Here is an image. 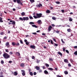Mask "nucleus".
Returning a JSON list of instances; mask_svg holds the SVG:
<instances>
[{"label":"nucleus","mask_w":77,"mask_h":77,"mask_svg":"<svg viewBox=\"0 0 77 77\" xmlns=\"http://www.w3.org/2000/svg\"><path fill=\"white\" fill-rule=\"evenodd\" d=\"M3 57H4L5 59H6L10 58V55L6 53H5L3 54Z\"/></svg>","instance_id":"f257e3e1"},{"label":"nucleus","mask_w":77,"mask_h":77,"mask_svg":"<svg viewBox=\"0 0 77 77\" xmlns=\"http://www.w3.org/2000/svg\"><path fill=\"white\" fill-rule=\"evenodd\" d=\"M29 17H23V18L21 17H20L19 18V19L20 20H21L22 21H25V20H29Z\"/></svg>","instance_id":"f03ea898"},{"label":"nucleus","mask_w":77,"mask_h":77,"mask_svg":"<svg viewBox=\"0 0 77 77\" xmlns=\"http://www.w3.org/2000/svg\"><path fill=\"white\" fill-rule=\"evenodd\" d=\"M10 23H8L9 25H10V24H12L13 26H14V25H15V23H16L15 22V21L13 20H11L10 21Z\"/></svg>","instance_id":"7ed1b4c3"},{"label":"nucleus","mask_w":77,"mask_h":77,"mask_svg":"<svg viewBox=\"0 0 77 77\" xmlns=\"http://www.w3.org/2000/svg\"><path fill=\"white\" fill-rule=\"evenodd\" d=\"M36 15L38 18H41V17H42V14L41 13H39V14L37 13L36 14Z\"/></svg>","instance_id":"20e7f679"},{"label":"nucleus","mask_w":77,"mask_h":77,"mask_svg":"<svg viewBox=\"0 0 77 77\" xmlns=\"http://www.w3.org/2000/svg\"><path fill=\"white\" fill-rule=\"evenodd\" d=\"M5 45L7 47V48H9L10 47V45L9 42H7L5 44Z\"/></svg>","instance_id":"39448f33"},{"label":"nucleus","mask_w":77,"mask_h":77,"mask_svg":"<svg viewBox=\"0 0 77 77\" xmlns=\"http://www.w3.org/2000/svg\"><path fill=\"white\" fill-rule=\"evenodd\" d=\"M53 28V27H52V26H51V25H50L48 29V32H50V31H51V29H52Z\"/></svg>","instance_id":"423d86ee"},{"label":"nucleus","mask_w":77,"mask_h":77,"mask_svg":"<svg viewBox=\"0 0 77 77\" xmlns=\"http://www.w3.org/2000/svg\"><path fill=\"white\" fill-rule=\"evenodd\" d=\"M36 6L38 8H40L41 6L42 7V5L41 4H39L38 5H37Z\"/></svg>","instance_id":"0eeeda50"},{"label":"nucleus","mask_w":77,"mask_h":77,"mask_svg":"<svg viewBox=\"0 0 77 77\" xmlns=\"http://www.w3.org/2000/svg\"><path fill=\"white\" fill-rule=\"evenodd\" d=\"M30 47L31 48H32V49H35V48H36V47L35 45H31L30 46Z\"/></svg>","instance_id":"6e6552de"},{"label":"nucleus","mask_w":77,"mask_h":77,"mask_svg":"<svg viewBox=\"0 0 77 77\" xmlns=\"http://www.w3.org/2000/svg\"><path fill=\"white\" fill-rule=\"evenodd\" d=\"M37 23L39 24H42V22H41V20H38L37 22Z\"/></svg>","instance_id":"1a4fd4ad"},{"label":"nucleus","mask_w":77,"mask_h":77,"mask_svg":"<svg viewBox=\"0 0 77 77\" xmlns=\"http://www.w3.org/2000/svg\"><path fill=\"white\" fill-rule=\"evenodd\" d=\"M35 69L37 71H39L40 69V67L38 66H36L35 67Z\"/></svg>","instance_id":"9d476101"},{"label":"nucleus","mask_w":77,"mask_h":77,"mask_svg":"<svg viewBox=\"0 0 77 77\" xmlns=\"http://www.w3.org/2000/svg\"><path fill=\"white\" fill-rule=\"evenodd\" d=\"M16 54L18 56H20V52H17L16 53Z\"/></svg>","instance_id":"9b49d317"},{"label":"nucleus","mask_w":77,"mask_h":77,"mask_svg":"<svg viewBox=\"0 0 77 77\" xmlns=\"http://www.w3.org/2000/svg\"><path fill=\"white\" fill-rule=\"evenodd\" d=\"M64 62H65L66 63H69V62H68V60L67 59H65L64 60Z\"/></svg>","instance_id":"f8f14e48"},{"label":"nucleus","mask_w":77,"mask_h":77,"mask_svg":"<svg viewBox=\"0 0 77 77\" xmlns=\"http://www.w3.org/2000/svg\"><path fill=\"white\" fill-rule=\"evenodd\" d=\"M32 26L33 27H35V28H38V27L35 24L34 25H32Z\"/></svg>","instance_id":"ddd939ff"},{"label":"nucleus","mask_w":77,"mask_h":77,"mask_svg":"<svg viewBox=\"0 0 77 77\" xmlns=\"http://www.w3.org/2000/svg\"><path fill=\"white\" fill-rule=\"evenodd\" d=\"M46 13H47V14H50V12H51L50 11L48 10H47V11H46Z\"/></svg>","instance_id":"4468645a"},{"label":"nucleus","mask_w":77,"mask_h":77,"mask_svg":"<svg viewBox=\"0 0 77 77\" xmlns=\"http://www.w3.org/2000/svg\"><path fill=\"white\" fill-rule=\"evenodd\" d=\"M11 44L12 45H13V46H14L16 44V43H15V42H13Z\"/></svg>","instance_id":"2eb2a0df"},{"label":"nucleus","mask_w":77,"mask_h":77,"mask_svg":"<svg viewBox=\"0 0 77 77\" xmlns=\"http://www.w3.org/2000/svg\"><path fill=\"white\" fill-rule=\"evenodd\" d=\"M0 23H3V21L2 17H0Z\"/></svg>","instance_id":"dca6fc26"},{"label":"nucleus","mask_w":77,"mask_h":77,"mask_svg":"<svg viewBox=\"0 0 77 77\" xmlns=\"http://www.w3.org/2000/svg\"><path fill=\"white\" fill-rule=\"evenodd\" d=\"M44 72L45 74H48V71H47L46 70L44 71Z\"/></svg>","instance_id":"f3484780"},{"label":"nucleus","mask_w":77,"mask_h":77,"mask_svg":"<svg viewBox=\"0 0 77 77\" xmlns=\"http://www.w3.org/2000/svg\"><path fill=\"white\" fill-rule=\"evenodd\" d=\"M57 54H58L59 55H60L61 56H62V53H61V52H58L57 53Z\"/></svg>","instance_id":"a211bd4d"},{"label":"nucleus","mask_w":77,"mask_h":77,"mask_svg":"<svg viewBox=\"0 0 77 77\" xmlns=\"http://www.w3.org/2000/svg\"><path fill=\"white\" fill-rule=\"evenodd\" d=\"M18 75V73L17 72H14V75Z\"/></svg>","instance_id":"6ab92c4d"},{"label":"nucleus","mask_w":77,"mask_h":77,"mask_svg":"<svg viewBox=\"0 0 77 77\" xmlns=\"http://www.w3.org/2000/svg\"><path fill=\"white\" fill-rule=\"evenodd\" d=\"M20 66L21 67H24V64L23 63H21L20 64Z\"/></svg>","instance_id":"aec40b11"},{"label":"nucleus","mask_w":77,"mask_h":77,"mask_svg":"<svg viewBox=\"0 0 77 77\" xmlns=\"http://www.w3.org/2000/svg\"><path fill=\"white\" fill-rule=\"evenodd\" d=\"M67 31L68 32H71V29H67Z\"/></svg>","instance_id":"412c9836"},{"label":"nucleus","mask_w":77,"mask_h":77,"mask_svg":"<svg viewBox=\"0 0 77 77\" xmlns=\"http://www.w3.org/2000/svg\"><path fill=\"white\" fill-rule=\"evenodd\" d=\"M29 75H31V76H32L33 75V72H29Z\"/></svg>","instance_id":"4be33fe9"},{"label":"nucleus","mask_w":77,"mask_h":77,"mask_svg":"<svg viewBox=\"0 0 77 77\" xmlns=\"http://www.w3.org/2000/svg\"><path fill=\"white\" fill-rule=\"evenodd\" d=\"M52 19L53 20H56V17H52Z\"/></svg>","instance_id":"5701e85b"},{"label":"nucleus","mask_w":77,"mask_h":77,"mask_svg":"<svg viewBox=\"0 0 77 77\" xmlns=\"http://www.w3.org/2000/svg\"><path fill=\"white\" fill-rule=\"evenodd\" d=\"M45 65L46 67H49V64H48V63H45Z\"/></svg>","instance_id":"b1692460"},{"label":"nucleus","mask_w":77,"mask_h":77,"mask_svg":"<svg viewBox=\"0 0 77 77\" xmlns=\"http://www.w3.org/2000/svg\"><path fill=\"white\" fill-rule=\"evenodd\" d=\"M22 16H24L25 15V13L24 12L22 13L21 14Z\"/></svg>","instance_id":"393cba45"},{"label":"nucleus","mask_w":77,"mask_h":77,"mask_svg":"<svg viewBox=\"0 0 77 77\" xmlns=\"http://www.w3.org/2000/svg\"><path fill=\"white\" fill-rule=\"evenodd\" d=\"M48 70H50V71H53V69L51 68H48Z\"/></svg>","instance_id":"a878e982"},{"label":"nucleus","mask_w":77,"mask_h":77,"mask_svg":"<svg viewBox=\"0 0 77 77\" xmlns=\"http://www.w3.org/2000/svg\"><path fill=\"white\" fill-rule=\"evenodd\" d=\"M70 62H71V63H73V62H74V60H72V59H70Z\"/></svg>","instance_id":"bb28decb"},{"label":"nucleus","mask_w":77,"mask_h":77,"mask_svg":"<svg viewBox=\"0 0 77 77\" xmlns=\"http://www.w3.org/2000/svg\"><path fill=\"white\" fill-rule=\"evenodd\" d=\"M29 24H35V23L34 22H30L29 23Z\"/></svg>","instance_id":"cd10ccee"},{"label":"nucleus","mask_w":77,"mask_h":77,"mask_svg":"<svg viewBox=\"0 0 77 77\" xmlns=\"http://www.w3.org/2000/svg\"><path fill=\"white\" fill-rule=\"evenodd\" d=\"M16 46H19V45H20V43H16Z\"/></svg>","instance_id":"c85d7f7f"},{"label":"nucleus","mask_w":77,"mask_h":77,"mask_svg":"<svg viewBox=\"0 0 77 77\" xmlns=\"http://www.w3.org/2000/svg\"><path fill=\"white\" fill-rule=\"evenodd\" d=\"M64 74H65L66 75L68 74V72L66 71H65Z\"/></svg>","instance_id":"c756f323"},{"label":"nucleus","mask_w":77,"mask_h":77,"mask_svg":"<svg viewBox=\"0 0 77 77\" xmlns=\"http://www.w3.org/2000/svg\"><path fill=\"white\" fill-rule=\"evenodd\" d=\"M0 34L1 35H4V32H2L0 33Z\"/></svg>","instance_id":"7c9ffc66"},{"label":"nucleus","mask_w":77,"mask_h":77,"mask_svg":"<svg viewBox=\"0 0 77 77\" xmlns=\"http://www.w3.org/2000/svg\"><path fill=\"white\" fill-rule=\"evenodd\" d=\"M30 1L31 3H34V2H35L34 0H30Z\"/></svg>","instance_id":"2f4dec72"},{"label":"nucleus","mask_w":77,"mask_h":77,"mask_svg":"<svg viewBox=\"0 0 77 77\" xmlns=\"http://www.w3.org/2000/svg\"><path fill=\"white\" fill-rule=\"evenodd\" d=\"M33 17L34 18H35V19H36L37 18H38V17H36V16H35V15H34L33 16Z\"/></svg>","instance_id":"473e14b6"},{"label":"nucleus","mask_w":77,"mask_h":77,"mask_svg":"<svg viewBox=\"0 0 77 77\" xmlns=\"http://www.w3.org/2000/svg\"><path fill=\"white\" fill-rule=\"evenodd\" d=\"M49 60L50 61H53V59L51 58H49Z\"/></svg>","instance_id":"72a5a7b5"},{"label":"nucleus","mask_w":77,"mask_h":77,"mask_svg":"<svg viewBox=\"0 0 77 77\" xmlns=\"http://www.w3.org/2000/svg\"><path fill=\"white\" fill-rule=\"evenodd\" d=\"M16 1L17 3H20V0H16Z\"/></svg>","instance_id":"f704fd0d"},{"label":"nucleus","mask_w":77,"mask_h":77,"mask_svg":"<svg viewBox=\"0 0 77 77\" xmlns=\"http://www.w3.org/2000/svg\"><path fill=\"white\" fill-rule=\"evenodd\" d=\"M29 18H30L31 19H32L33 20V17L32 16H29Z\"/></svg>","instance_id":"c9c22d12"},{"label":"nucleus","mask_w":77,"mask_h":77,"mask_svg":"<svg viewBox=\"0 0 77 77\" xmlns=\"http://www.w3.org/2000/svg\"><path fill=\"white\" fill-rule=\"evenodd\" d=\"M22 75L23 76H24L26 75V73H22Z\"/></svg>","instance_id":"e433bc0d"},{"label":"nucleus","mask_w":77,"mask_h":77,"mask_svg":"<svg viewBox=\"0 0 77 77\" xmlns=\"http://www.w3.org/2000/svg\"><path fill=\"white\" fill-rule=\"evenodd\" d=\"M20 41L21 44H23V41H22V40H20Z\"/></svg>","instance_id":"4c0bfd02"},{"label":"nucleus","mask_w":77,"mask_h":77,"mask_svg":"<svg viewBox=\"0 0 77 77\" xmlns=\"http://www.w3.org/2000/svg\"><path fill=\"white\" fill-rule=\"evenodd\" d=\"M21 72H22V73H24L25 72V70H21Z\"/></svg>","instance_id":"58836bf2"},{"label":"nucleus","mask_w":77,"mask_h":77,"mask_svg":"<svg viewBox=\"0 0 77 77\" xmlns=\"http://www.w3.org/2000/svg\"><path fill=\"white\" fill-rule=\"evenodd\" d=\"M74 54H75V55H77V51H75V52L74 53Z\"/></svg>","instance_id":"ea45409f"},{"label":"nucleus","mask_w":77,"mask_h":77,"mask_svg":"<svg viewBox=\"0 0 77 77\" xmlns=\"http://www.w3.org/2000/svg\"><path fill=\"white\" fill-rule=\"evenodd\" d=\"M69 21H72V18H70L69 19Z\"/></svg>","instance_id":"a19ab883"},{"label":"nucleus","mask_w":77,"mask_h":77,"mask_svg":"<svg viewBox=\"0 0 77 77\" xmlns=\"http://www.w3.org/2000/svg\"><path fill=\"white\" fill-rule=\"evenodd\" d=\"M51 44L53 45V42L51 40Z\"/></svg>","instance_id":"79ce46f5"},{"label":"nucleus","mask_w":77,"mask_h":77,"mask_svg":"<svg viewBox=\"0 0 77 77\" xmlns=\"http://www.w3.org/2000/svg\"><path fill=\"white\" fill-rule=\"evenodd\" d=\"M68 66L69 67H71V65L70 63H69L68 64Z\"/></svg>","instance_id":"37998d69"},{"label":"nucleus","mask_w":77,"mask_h":77,"mask_svg":"<svg viewBox=\"0 0 77 77\" xmlns=\"http://www.w3.org/2000/svg\"><path fill=\"white\" fill-rule=\"evenodd\" d=\"M5 51L6 52H7V53H9V50H8V49H6Z\"/></svg>","instance_id":"c03bdc74"},{"label":"nucleus","mask_w":77,"mask_h":77,"mask_svg":"<svg viewBox=\"0 0 77 77\" xmlns=\"http://www.w3.org/2000/svg\"><path fill=\"white\" fill-rule=\"evenodd\" d=\"M66 53H67L68 54H69V51L68 50H66Z\"/></svg>","instance_id":"a18cd8bd"},{"label":"nucleus","mask_w":77,"mask_h":77,"mask_svg":"<svg viewBox=\"0 0 77 77\" xmlns=\"http://www.w3.org/2000/svg\"><path fill=\"white\" fill-rule=\"evenodd\" d=\"M3 74V72H0V75H2Z\"/></svg>","instance_id":"49530a36"},{"label":"nucleus","mask_w":77,"mask_h":77,"mask_svg":"<svg viewBox=\"0 0 77 77\" xmlns=\"http://www.w3.org/2000/svg\"><path fill=\"white\" fill-rule=\"evenodd\" d=\"M61 41L64 44H65V42H64V41H63V39H61Z\"/></svg>","instance_id":"de8ad7c7"},{"label":"nucleus","mask_w":77,"mask_h":77,"mask_svg":"<svg viewBox=\"0 0 77 77\" xmlns=\"http://www.w3.org/2000/svg\"><path fill=\"white\" fill-rule=\"evenodd\" d=\"M1 63L2 64H3L4 63V61L3 60H2L1 61Z\"/></svg>","instance_id":"09e8293b"},{"label":"nucleus","mask_w":77,"mask_h":77,"mask_svg":"<svg viewBox=\"0 0 77 77\" xmlns=\"http://www.w3.org/2000/svg\"><path fill=\"white\" fill-rule=\"evenodd\" d=\"M33 75H36V72H34L33 73Z\"/></svg>","instance_id":"8fccbe9b"},{"label":"nucleus","mask_w":77,"mask_h":77,"mask_svg":"<svg viewBox=\"0 0 77 77\" xmlns=\"http://www.w3.org/2000/svg\"><path fill=\"white\" fill-rule=\"evenodd\" d=\"M61 11H62V13H65V11H64V10H61Z\"/></svg>","instance_id":"3c124183"},{"label":"nucleus","mask_w":77,"mask_h":77,"mask_svg":"<svg viewBox=\"0 0 77 77\" xmlns=\"http://www.w3.org/2000/svg\"><path fill=\"white\" fill-rule=\"evenodd\" d=\"M19 4H20L21 5H22L23 6V4L22 3V2L20 1V3H18Z\"/></svg>","instance_id":"603ef678"},{"label":"nucleus","mask_w":77,"mask_h":77,"mask_svg":"<svg viewBox=\"0 0 77 77\" xmlns=\"http://www.w3.org/2000/svg\"><path fill=\"white\" fill-rule=\"evenodd\" d=\"M9 54L11 55L13 54V52H10L9 53Z\"/></svg>","instance_id":"864d4df0"},{"label":"nucleus","mask_w":77,"mask_h":77,"mask_svg":"<svg viewBox=\"0 0 77 77\" xmlns=\"http://www.w3.org/2000/svg\"><path fill=\"white\" fill-rule=\"evenodd\" d=\"M55 3L57 4H60V2H55Z\"/></svg>","instance_id":"5fc2aeb1"},{"label":"nucleus","mask_w":77,"mask_h":77,"mask_svg":"<svg viewBox=\"0 0 77 77\" xmlns=\"http://www.w3.org/2000/svg\"><path fill=\"white\" fill-rule=\"evenodd\" d=\"M26 45H29V43L28 42H26Z\"/></svg>","instance_id":"6e6d98bb"},{"label":"nucleus","mask_w":77,"mask_h":77,"mask_svg":"<svg viewBox=\"0 0 77 77\" xmlns=\"http://www.w3.org/2000/svg\"><path fill=\"white\" fill-rule=\"evenodd\" d=\"M39 70V72H42V70L40 69Z\"/></svg>","instance_id":"4d7b16f0"},{"label":"nucleus","mask_w":77,"mask_h":77,"mask_svg":"<svg viewBox=\"0 0 77 77\" xmlns=\"http://www.w3.org/2000/svg\"><path fill=\"white\" fill-rule=\"evenodd\" d=\"M54 44L56 47H57V46H58V44H57L54 43Z\"/></svg>","instance_id":"13d9d810"},{"label":"nucleus","mask_w":77,"mask_h":77,"mask_svg":"<svg viewBox=\"0 0 77 77\" xmlns=\"http://www.w3.org/2000/svg\"><path fill=\"white\" fill-rule=\"evenodd\" d=\"M42 68L43 69H46V68H45V67L44 66H43Z\"/></svg>","instance_id":"bf43d9fd"},{"label":"nucleus","mask_w":77,"mask_h":77,"mask_svg":"<svg viewBox=\"0 0 77 77\" xmlns=\"http://www.w3.org/2000/svg\"><path fill=\"white\" fill-rule=\"evenodd\" d=\"M53 39L54 41L55 42H56V39H55L54 38H53Z\"/></svg>","instance_id":"052dcab7"},{"label":"nucleus","mask_w":77,"mask_h":77,"mask_svg":"<svg viewBox=\"0 0 77 77\" xmlns=\"http://www.w3.org/2000/svg\"><path fill=\"white\" fill-rule=\"evenodd\" d=\"M32 59H35V56H32Z\"/></svg>","instance_id":"680f3d73"},{"label":"nucleus","mask_w":77,"mask_h":77,"mask_svg":"<svg viewBox=\"0 0 77 77\" xmlns=\"http://www.w3.org/2000/svg\"><path fill=\"white\" fill-rule=\"evenodd\" d=\"M39 62H40V60H37V61H36L37 63H39Z\"/></svg>","instance_id":"e2e57ef3"},{"label":"nucleus","mask_w":77,"mask_h":77,"mask_svg":"<svg viewBox=\"0 0 77 77\" xmlns=\"http://www.w3.org/2000/svg\"><path fill=\"white\" fill-rule=\"evenodd\" d=\"M56 33H59L60 32L59 31V30H57L56 31Z\"/></svg>","instance_id":"0e129e2a"},{"label":"nucleus","mask_w":77,"mask_h":77,"mask_svg":"<svg viewBox=\"0 0 77 77\" xmlns=\"http://www.w3.org/2000/svg\"><path fill=\"white\" fill-rule=\"evenodd\" d=\"M57 77H62V76H61V75H57Z\"/></svg>","instance_id":"69168bd1"},{"label":"nucleus","mask_w":77,"mask_h":77,"mask_svg":"<svg viewBox=\"0 0 77 77\" xmlns=\"http://www.w3.org/2000/svg\"><path fill=\"white\" fill-rule=\"evenodd\" d=\"M8 37L6 36H5L4 38V39H7V38Z\"/></svg>","instance_id":"338daca9"},{"label":"nucleus","mask_w":77,"mask_h":77,"mask_svg":"<svg viewBox=\"0 0 77 77\" xmlns=\"http://www.w3.org/2000/svg\"><path fill=\"white\" fill-rule=\"evenodd\" d=\"M26 38H29V35H26Z\"/></svg>","instance_id":"774afa93"}]
</instances>
